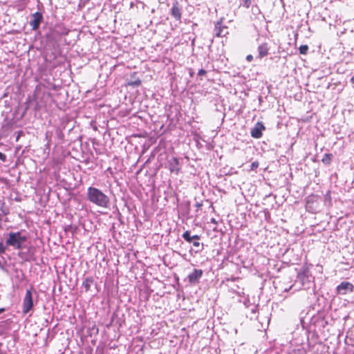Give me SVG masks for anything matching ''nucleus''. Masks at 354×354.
<instances>
[{
	"mask_svg": "<svg viewBox=\"0 0 354 354\" xmlns=\"http://www.w3.org/2000/svg\"><path fill=\"white\" fill-rule=\"evenodd\" d=\"M26 241V237L21 235L19 232H10L8 234V238L6 239V243L7 245L12 246L16 249H21L22 243Z\"/></svg>",
	"mask_w": 354,
	"mask_h": 354,
	"instance_id": "obj_2",
	"label": "nucleus"
},
{
	"mask_svg": "<svg viewBox=\"0 0 354 354\" xmlns=\"http://www.w3.org/2000/svg\"><path fill=\"white\" fill-rule=\"evenodd\" d=\"M203 275V270L199 269H194L192 273L188 275L189 281L192 283H195L198 281L199 279Z\"/></svg>",
	"mask_w": 354,
	"mask_h": 354,
	"instance_id": "obj_7",
	"label": "nucleus"
},
{
	"mask_svg": "<svg viewBox=\"0 0 354 354\" xmlns=\"http://www.w3.org/2000/svg\"><path fill=\"white\" fill-rule=\"evenodd\" d=\"M353 288L354 286L351 283L343 281L337 287V292L339 295H346L348 292H352Z\"/></svg>",
	"mask_w": 354,
	"mask_h": 354,
	"instance_id": "obj_4",
	"label": "nucleus"
},
{
	"mask_svg": "<svg viewBox=\"0 0 354 354\" xmlns=\"http://www.w3.org/2000/svg\"><path fill=\"white\" fill-rule=\"evenodd\" d=\"M246 59L248 61V62H251L252 59H253V57L252 55H248L247 57H246Z\"/></svg>",
	"mask_w": 354,
	"mask_h": 354,
	"instance_id": "obj_22",
	"label": "nucleus"
},
{
	"mask_svg": "<svg viewBox=\"0 0 354 354\" xmlns=\"http://www.w3.org/2000/svg\"><path fill=\"white\" fill-rule=\"evenodd\" d=\"M211 223H214V224H217V222H216V219H215V218H212L211 219Z\"/></svg>",
	"mask_w": 354,
	"mask_h": 354,
	"instance_id": "obj_24",
	"label": "nucleus"
},
{
	"mask_svg": "<svg viewBox=\"0 0 354 354\" xmlns=\"http://www.w3.org/2000/svg\"><path fill=\"white\" fill-rule=\"evenodd\" d=\"M86 198L91 203L102 208H107L110 203L109 196L94 187H89L87 189Z\"/></svg>",
	"mask_w": 354,
	"mask_h": 354,
	"instance_id": "obj_1",
	"label": "nucleus"
},
{
	"mask_svg": "<svg viewBox=\"0 0 354 354\" xmlns=\"http://www.w3.org/2000/svg\"><path fill=\"white\" fill-rule=\"evenodd\" d=\"M308 47L306 45H302L299 47V52L301 54L305 55L307 53Z\"/></svg>",
	"mask_w": 354,
	"mask_h": 354,
	"instance_id": "obj_16",
	"label": "nucleus"
},
{
	"mask_svg": "<svg viewBox=\"0 0 354 354\" xmlns=\"http://www.w3.org/2000/svg\"><path fill=\"white\" fill-rule=\"evenodd\" d=\"M258 167H259V162H257V161L253 162L251 164L250 169H251V170H254V169H257Z\"/></svg>",
	"mask_w": 354,
	"mask_h": 354,
	"instance_id": "obj_17",
	"label": "nucleus"
},
{
	"mask_svg": "<svg viewBox=\"0 0 354 354\" xmlns=\"http://www.w3.org/2000/svg\"><path fill=\"white\" fill-rule=\"evenodd\" d=\"M132 84L136 85V86H138V85L140 84V81H139V80L136 81V82H133Z\"/></svg>",
	"mask_w": 354,
	"mask_h": 354,
	"instance_id": "obj_23",
	"label": "nucleus"
},
{
	"mask_svg": "<svg viewBox=\"0 0 354 354\" xmlns=\"http://www.w3.org/2000/svg\"><path fill=\"white\" fill-rule=\"evenodd\" d=\"M330 160H331V154H329V153H325L322 160V162H324L326 165L329 164L330 162Z\"/></svg>",
	"mask_w": 354,
	"mask_h": 354,
	"instance_id": "obj_14",
	"label": "nucleus"
},
{
	"mask_svg": "<svg viewBox=\"0 0 354 354\" xmlns=\"http://www.w3.org/2000/svg\"><path fill=\"white\" fill-rule=\"evenodd\" d=\"M178 160L176 158H172L169 161V168L171 171L177 172L179 170L178 168Z\"/></svg>",
	"mask_w": 354,
	"mask_h": 354,
	"instance_id": "obj_11",
	"label": "nucleus"
},
{
	"mask_svg": "<svg viewBox=\"0 0 354 354\" xmlns=\"http://www.w3.org/2000/svg\"><path fill=\"white\" fill-rule=\"evenodd\" d=\"M205 74H206V71H205L203 69H201L198 71V75H203Z\"/></svg>",
	"mask_w": 354,
	"mask_h": 354,
	"instance_id": "obj_20",
	"label": "nucleus"
},
{
	"mask_svg": "<svg viewBox=\"0 0 354 354\" xmlns=\"http://www.w3.org/2000/svg\"><path fill=\"white\" fill-rule=\"evenodd\" d=\"M259 55L260 58L265 57L268 54V48L266 44L260 45L258 48Z\"/></svg>",
	"mask_w": 354,
	"mask_h": 354,
	"instance_id": "obj_12",
	"label": "nucleus"
},
{
	"mask_svg": "<svg viewBox=\"0 0 354 354\" xmlns=\"http://www.w3.org/2000/svg\"><path fill=\"white\" fill-rule=\"evenodd\" d=\"M182 237L187 242L192 243L194 240H199L200 236L198 235L191 236L189 231H185L183 234Z\"/></svg>",
	"mask_w": 354,
	"mask_h": 354,
	"instance_id": "obj_10",
	"label": "nucleus"
},
{
	"mask_svg": "<svg viewBox=\"0 0 354 354\" xmlns=\"http://www.w3.org/2000/svg\"><path fill=\"white\" fill-rule=\"evenodd\" d=\"M192 243H193V245L194 247L200 248L201 246V248L199 250H198L196 252H201L203 249V244H201L198 240H194Z\"/></svg>",
	"mask_w": 354,
	"mask_h": 354,
	"instance_id": "obj_15",
	"label": "nucleus"
},
{
	"mask_svg": "<svg viewBox=\"0 0 354 354\" xmlns=\"http://www.w3.org/2000/svg\"><path fill=\"white\" fill-rule=\"evenodd\" d=\"M215 34L217 37H224L227 34V28L225 26H222V23L218 21L215 24Z\"/></svg>",
	"mask_w": 354,
	"mask_h": 354,
	"instance_id": "obj_8",
	"label": "nucleus"
},
{
	"mask_svg": "<svg viewBox=\"0 0 354 354\" xmlns=\"http://www.w3.org/2000/svg\"><path fill=\"white\" fill-rule=\"evenodd\" d=\"M32 17V19L30 21L29 24L33 30H37L39 28L40 24L43 20L42 14L39 12H37L34 13Z\"/></svg>",
	"mask_w": 354,
	"mask_h": 354,
	"instance_id": "obj_5",
	"label": "nucleus"
},
{
	"mask_svg": "<svg viewBox=\"0 0 354 354\" xmlns=\"http://www.w3.org/2000/svg\"><path fill=\"white\" fill-rule=\"evenodd\" d=\"M264 129L263 124L260 122H257L251 130V136L254 138H260L262 136V131Z\"/></svg>",
	"mask_w": 354,
	"mask_h": 354,
	"instance_id": "obj_6",
	"label": "nucleus"
},
{
	"mask_svg": "<svg viewBox=\"0 0 354 354\" xmlns=\"http://www.w3.org/2000/svg\"><path fill=\"white\" fill-rule=\"evenodd\" d=\"M0 160L2 161H5L6 160V156L1 152H0Z\"/></svg>",
	"mask_w": 354,
	"mask_h": 354,
	"instance_id": "obj_21",
	"label": "nucleus"
},
{
	"mask_svg": "<svg viewBox=\"0 0 354 354\" xmlns=\"http://www.w3.org/2000/svg\"><path fill=\"white\" fill-rule=\"evenodd\" d=\"M6 250V248L3 246V244L0 242V253H4Z\"/></svg>",
	"mask_w": 354,
	"mask_h": 354,
	"instance_id": "obj_18",
	"label": "nucleus"
},
{
	"mask_svg": "<svg viewBox=\"0 0 354 354\" xmlns=\"http://www.w3.org/2000/svg\"><path fill=\"white\" fill-rule=\"evenodd\" d=\"M5 311V309L4 308H0V313H3Z\"/></svg>",
	"mask_w": 354,
	"mask_h": 354,
	"instance_id": "obj_25",
	"label": "nucleus"
},
{
	"mask_svg": "<svg viewBox=\"0 0 354 354\" xmlns=\"http://www.w3.org/2000/svg\"><path fill=\"white\" fill-rule=\"evenodd\" d=\"M93 283V279L91 277H87L84 279L82 283V286L84 288L85 290L87 292L90 290L91 286Z\"/></svg>",
	"mask_w": 354,
	"mask_h": 354,
	"instance_id": "obj_13",
	"label": "nucleus"
},
{
	"mask_svg": "<svg viewBox=\"0 0 354 354\" xmlns=\"http://www.w3.org/2000/svg\"><path fill=\"white\" fill-rule=\"evenodd\" d=\"M33 308V298L32 288L26 291L22 304V312L24 314L28 313Z\"/></svg>",
	"mask_w": 354,
	"mask_h": 354,
	"instance_id": "obj_3",
	"label": "nucleus"
},
{
	"mask_svg": "<svg viewBox=\"0 0 354 354\" xmlns=\"http://www.w3.org/2000/svg\"><path fill=\"white\" fill-rule=\"evenodd\" d=\"M250 3H251L250 0H244V6H245L246 8H249V6H250Z\"/></svg>",
	"mask_w": 354,
	"mask_h": 354,
	"instance_id": "obj_19",
	"label": "nucleus"
},
{
	"mask_svg": "<svg viewBox=\"0 0 354 354\" xmlns=\"http://www.w3.org/2000/svg\"><path fill=\"white\" fill-rule=\"evenodd\" d=\"M171 15L175 18L177 20H180V18H181V10L180 8L178 6V3H174L172 8H171Z\"/></svg>",
	"mask_w": 354,
	"mask_h": 354,
	"instance_id": "obj_9",
	"label": "nucleus"
}]
</instances>
